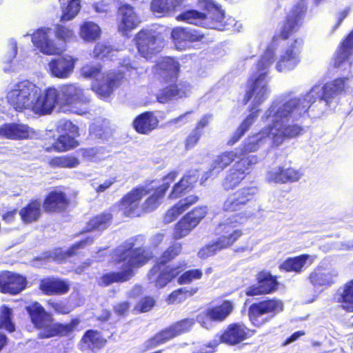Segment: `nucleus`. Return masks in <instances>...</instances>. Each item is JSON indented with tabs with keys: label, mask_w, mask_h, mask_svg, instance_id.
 I'll list each match as a JSON object with an SVG mask.
<instances>
[{
	"label": "nucleus",
	"mask_w": 353,
	"mask_h": 353,
	"mask_svg": "<svg viewBox=\"0 0 353 353\" xmlns=\"http://www.w3.org/2000/svg\"><path fill=\"white\" fill-rule=\"evenodd\" d=\"M183 0H152L150 10L161 17L170 16L182 6Z\"/></svg>",
	"instance_id": "c9c22d12"
},
{
	"label": "nucleus",
	"mask_w": 353,
	"mask_h": 353,
	"mask_svg": "<svg viewBox=\"0 0 353 353\" xmlns=\"http://www.w3.org/2000/svg\"><path fill=\"white\" fill-rule=\"evenodd\" d=\"M27 312L34 327L41 330L39 339H50L52 337H64L72 334L80 323L79 318H72L68 323L56 322L52 324L53 319L38 301L32 302L26 305Z\"/></svg>",
	"instance_id": "0eeeda50"
},
{
	"label": "nucleus",
	"mask_w": 353,
	"mask_h": 353,
	"mask_svg": "<svg viewBox=\"0 0 353 353\" xmlns=\"http://www.w3.org/2000/svg\"><path fill=\"white\" fill-rule=\"evenodd\" d=\"M125 73L119 70H109L103 74L100 80L92 85V90L102 99L110 97L119 88L123 79Z\"/></svg>",
	"instance_id": "6ab92c4d"
},
{
	"label": "nucleus",
	"mask_w": 353,
	"mask_h": 353,
	"mask_svg": "<svg viewBox=\"0 0 353 353\" xmlns=\"http://www.w3.org/2000/svg\"><path fill=\"white\" fill-rule=\"evenodd\" d=\"M259 190L256 186H244L228 194L223 201L221 210L227 214H234L242 219L250 216L253 212L248 210L256 201Z\"/></svg>",
	"instance_id": "1a4fd4ad"
},
{
	"label": "nucleus",
	"mask_w": 353,
	"mask_h": 353,
	"mask_svg": "<svg viewBox=\"0 0 353 353\" xmlns=\"http://www.w3.org/2000/svg\"><path fill=\"white\" fill-rule=\"evenodd\" d=\"M77 59L70 54H62L48 63V72L52 77L65 79L73 73Z\"/></svg>",
	"instance_id": "b1692460"
},
{
	"label": "nucleus",
	"mask_w": 353,
	"mask_h": 353,
	"mask_svg": "<svg viewBox=\"0 0 353 353\" xmlns=\"http://www.w3.org/2000/svg\"><path fill=\"white\" fill-rule=\"evenodd\" d=\"M159 121L152 111H145L138 114L132 121L134 130L141 134H148L159 126Z\"/></svg>",
	"instance_id": "7c9ffc66"
},
{
	"label": "nucleus",
	"mask_w": 353,
	"mask_h": 353,
	"mask_svg": "<svg viewBox=\"0 0 353 353\" xmlns=\"http://www.w3.org/2000/svg\"><path fill=\"white\" fill-rule=\"evenodd\" d=\"M179 172H169L163 180L168 179L155 188H148L145 185H137L125 193L118 201L123 215L128 218H137L156 210L161 204L170 183L175 181Z\"/></svg>",
	"instance_id": "7ed1b4c3"
},
{
	"label": "nucleus",
	"mask_w": 353,
	"mask_h": 353,
	"mask_svg": "<svg viewBox=\"0 0 353 353\" xmlns=\"http://www.w3.org/2000/svg\"><path fill=\"white\" fill-rule=\"evenodd\" d=\"M134 275L131 269H125L123 265L119 272H109L103 274L99 279L101 286H108L114 283H124L130 280Z\"/></svg>",
	"instance_id": "79ce46f5"
},
{
	"label": "nucleus",
	"mask_w": 353,
	"mask_h": 353,
	"mask_svg": "<svg viewBox=\"0 0 353 353\" xmlns=\"http://www.w3.org/2000/svg\"><path fill=\"white\" fill-rule=\"evenodd\" d=\"M195 324L193 318H185L171 324L176 336L190 332Z\"/></svg>",
	"instance_id": "052dcab7"
},
{
	"label": "nucleus",
	"mask_w": 353,
	"mask_h": 353,
	"mask_svg": "<svg viewBox=\"0 0 353 353\" xmlns=\"http://www.w3.org/2000/svg\"><path fill=\"white\" fill-rule=\"evenodd\" d=\"M274 51L267 49L264 54L256 63L258 74L250 77L247 82V90L243 100V104H247L254 97L253 104L250 108V113L243 119L236 131L228 141V145H232L236 143L250 129L260 111L256 106L265 101L268 93V85L265 80L268 68L272 63L274 58Z\"/></svg>",
	"instance_id": "20e7f679"
},
{
	"label": "nucleus",
	"mask_w": 353,
	"mask_h": 353,
	"mask_svg": "<svg viewBox=\"0 0 353 353\" xmlns=\"http://www.w3.org/2000/svg\"><path fill=\"white\" fill-rule=\"evenodd\" d=\"M177 337L172 325L160 330L145 343V349L151 350Z\"/></svg>",
	"instance_id": "49530a36"
},
{
	"label": "nucleus",
	"mask_w": 353,
	"mask_h": 353,
	"mask_svg": "<svg viewBox=\"0 0 353 353\" xmlns=\"http://www.w3.org/2000/svg\"><path fill=\"white\" fill-rule=\"evenodd\" d=\"M205 15L204 12L196 10L191 9L182 12L176 17L178 21H183L188 23L196 26L203 25L205 23Z\"/></svg>",
	"instance_id": "5fc2aeb1"
},
{
	"label": "nucleus",
	"mask_w": 353,
	"mask_h": 353,
	"mask_svg": "<svg viewBox=\"0 0 353 353\" xmlns=\"http://www.w3.org/2000/svg\"><path fill=\"white\" fill-rule=\"evenodd\" d=\"M117 16L119 17L118 29L124 34L138 26L134 8L128 3H121L118 7Z\"/></svg>",
	"instance_id": "c85d7f7f"
},
{
	"label": "nucleus",
	"mask_w": 353,
	"mask_h": 353,
	"mask_svg": "<svg viewBox=\"0 0 353 353\" xmlns=\"http://www.w3.org/2000/svg\"><path fill=\"white\" fill-rule=\"evenodd\" d=\"M303 46L304 39L303 38H294L290 46L281 54L276 64L277 71L283 72L294 70L301 62L299 54Z\"/></svg>",
	"instance_id": "a211bd4d"
},
{
	"label": "nucleus",
	"mask_w": 353,
	"mask_h": 353,
	"mask_svg": "<svg viewBox=\"0 0 353 353\" xmlns=\"http://www.w3.org/2000/svg\"><path fill=\"white\" fill-rule=\"evenodd\" d=\"M112 214L109 212H103L91 217L86 223V231H101L108 228L112 223Z\"/></svg>",
	"instance_id": "a18cd8bd"
},
{
	"label": "nucleus",
	"mask_w": 353,
	"mask_h": 353,
	"mask_svg": "<svg viewBox=\"0 0 353 353\" xmlns=\"http://www.w3.org/2000/svg\"><path fill=\"white\" fill-rule=\"evenodd\" d=\"M100 27L92 21H83L79 29V35L85 41L94 42L101 37Z\"/></svg>",
	"instance_id": "09e8293b"
},
{
	"label": "nucleus",
	"mask_w": 353,
	"mask_h": 353,
	"mask_svg": "<svg viewBox=\"0 0 353 353\" xmlns=\"http://www.w3.org/2000/svg\"><path fill=\"white\" fill-rule=\"evenodd\" d=\"M4 139L10 140L28 139L30 136V128L25 124L17 123H4Z\"/></svg>",
	"instance_id": "37998d69"
},
{
	"label": "nucleus",
	"mask_w": 353,
	"mask_h": 353,
	"mask_svg": "<svg viewBox=\"0 0 353 353\" xmlns=\"http://www.w3.org/2000/svg\"><path fill=\"white\" fill-rule=\"evenodd\" d=\"M198 291V288H180L172 291L168 296L167 301L170 304L179 303L189 297L192 296Z\"/></svg>",
	"instance_id": "6e6d98bb"
},
{
	"label": "nucleus",
	"mask_w": 353,
	"mask_h": 353,
	"mask_svg": "<svg viewBox=\"0 0 353 353\" xmlns=\"http://www.w3.org/2000/svg\"><path fill=\"white\" fill-rule=\"evenodd\" d=\"M12 310L10 307L4 306L0 314V327L9 332H13L15 327L11 319Z\"/></svg>",
	"instance_id": "680f3d73"
},
{
	"label": "nucleus",
	"mask_w": 353,
	"mask_h": 353,
	"mask_svg": "<svg viewBox=\"0 0 353 353\" xmlns=\"http://www.w3.org/2000/svg\"><path fill=\"white\" fill-rule=\"evenodd\" d=\"M259 190L256 186H244L228 194L223 201L221 210L227 214H234L242 219L250 216L253 212L248 210L256 201Z\"/></svg>",
	"instance_id": "f8f14e48"
},
{
	"label": "nucleus",
	"mask_w": 353,
	"mask_h": 353,
	"mask_svg": "<svg viewBox=\"0 0 353 353\" xmlns=\"http://www.w3.org/2000/svg\"><path fill=\"white\" fill-rule=\"evenodd\" d=\"M347 77L335 79L331 83H326L323 87V93L321 100L329 104L336 96L345 91Z\"/></svg>",
	"instance_id": "a19ab883"
},
{
	"label": "nucleus",
	"mask_w": 353,
	"mask_h": 353,
	"mask_svg": "<svg viewBox=\"0 0 353 353\" xmlns=\"http://www.w3.org/2000/svg\"><path fill=\"white\" fill-rule=\"evenodd\" d=\"M199 201V197L196 194L189 195L179 200L174 205L170 207L165 213L163 219L165 223H171L176 220L179 215L183 213L192 205Z\"/></svg>",
	"instance_id": "72a5a7b5"
},
{
	"label": "nucleus",
	"mask_w": 353,
	"mask_h": 353,
	"mask_svg": "<svg viewBox=\"0 0 353 353\" xmlns=\"http://www.w3.org/2000/svg\"><path fill=\"white\" fill-rule=\"evenodd\" d=\"M113 52L112 46L102 42L97 43L92 50V58L97 60H111Z\"/></svg>",
	"instance_id": "4d7b16f0"
},
{
	"label": "nucleus",
	"mask_w": 353,
	"mask_h": 353,
	"mask_svg": "<svg viewBox=\"0 0 353 353\" xmlns=\"http://www.w3.org/2000/svg\"><path fill=\"white\" fill-rule=\"evenodd\" d=\"M310 259V256L307 254L288 257L279 264V268L281 272L301 274L305 268L307 261Z\"/></svg>",
	"instance_id": "58836bf2"
},
{
	"label": "nucleus",
	"mask_w": 353,
	"mask_h": 353,
	"mask_svg": "<svg viewBox=\"0 0 353 353\" xmlns=\"http://www.w3.org/2000/svg\"><path fill=\"white\" fill-rule=\"evenodd\" d=\"M314 102V97L308 94L301 97L291 98L284 102L275 112L272 123L260 130V139L270 138L273 145L278 146L286 139L302 134L304 132L303 127L297 124L284 125L281 120H298L307 112Z\"/></svg>",
	"instance_id": "f03ea898"
},
{
	"label": "nucleus",
	"mask_w": 353,
	"mask_h": 353,
	"mask_svg": "<svg viewBox=\"0 0 353 353\" xmlns=\"http://www.w3.org/2000/svg\"><path fill=\"white\" fill-rule=\"evenodd\" d=\"M135 44L139 54L150 59L159 52L158 33L151 29H142L134 37Z\"/></svg>",
	"instance_id": "412c9836"
},
{
	"label": "nucleus",
	"mask_w": 353,
	"mask_h": 353,
	"mask_svg": "<svg viewBox=\"0 0 353 353\" xmlns=\"http://www.w3.org/2000/svg\"><path fill=\"white\" fill-rule=\"evenodd\" d=\"M252 164L248 157L243 156L230 168L222 181L224 190L229 191L238 187L249 174L248 170Z\"/></svg>",
	"instance_id": "aec40b11"
},
{
	"label": "nucleus",
	"mask_w": 353,
	"mask_h": 353,
	"mask_svg": "<svg viewBox=\"0 0 353 353\" xmlns=\"http://www.w3.org/2000/svg\"><path fill=\"white\" fill-rule=\"evenodd\" d=\"M38 288L46 296H61L69 292L70 284L65 279L48 276L40 279Z\"/></svg>",
	"instance_id": "bb28decb"
},
{
	"label": "nucleus",
	"mask_w": 353,
	"mask_h": 353,
	"mask_svg": "<svg viewBox=\"0 0 353 353\" xmlns=\"http://www.w3.org/2000/svg\"><path fill=\"white\" fill-rule=\"evenodd\" d=\"M50 32L51 28L48 27L38 28L32 34V42L34 46L44 54H58L61 50L57 46L53 40L50 39Z\"/></svg>",
	"instance_id": "a878e982"
},
{
	"label": "nucleus",
	"mask_w": 353,
	"mask_h": 353,
	"mask_svg": "<svg viewBox=\"0 0 353 353\" xmlns=\"http://www.w3.org/2000/svg\"><path fill=\"white\" fill-rule=\"evenodd\" d=\"M334 275L323 265H318L309 274L307 280L314 288L327 287L334 283Z\"/></svg>",
	"instance_id": "f704fd0d"
},
{
	"label": "nucleus",
	"mask_w": 353,
	"mask_h": 353,
	"mask_svg": "<svg viewBox=\"0 0 353 353\" xmlns=\"http://www.w3.org/2000/svg\"><path fill=\"white\" fill-rule=\"evenodd\" d=\"M337 302L347 312H353V279L344 285L343 292L339 295Z\"/></svg>",
	"instance_id": "3c124183"
},
{
	"label": "nucleus",
	"mask_w": 353,
	"mask_h": 353,
	"mask_svg": "<svg viewBox=\"0 0 353 353\" xmlns=\"http://www.w3.org/2000/svg\"><path fill=\"white\" fill-rule=\"evenodd\" d=\"M259 190L256 186H244L228 194L223 201L221 210L227 214H234L242 219L250 216L253 212L248 210L256 201Z\"/></svg>",
	"instance_id": "9b49d317"
},
{
	"label": "nucleus",
	"mask_w": 353,
	"mask_h": 353,
	"mask_svg": "<svg viewBox=\"0 0 353 353\" xmlns=\"http://www.w3.org/2000/svg\"><path fill=\"white\" fill-rule=\"evenodd\" d=\"M211 314V321L222 322L232 313L234 305L232 301L224 300L221 303L208 307Z\"/></svg>",
	"instance_id": "de8ad7c7"
},
{
	"label": "nucleus",
	"mask_w": 353,
	"mask_h": 353,
	"mask_svg": "<svg viewBox=\"0 0 353 353\" xmlns=\"http://www.w3.org/2000/svg\"><path fill=\"white\" fill-rule=\"evenodd\" d=\"M206 205H199L187 212L174 226L173 239H181L186 236L208 215Z\"/></svg>",
	"instance_id": "dca6fc26"
},
{
	"label": "nucleus",
	"mask_w": 353,
	"mask_h": 353,
	"mask_svg": "<svg viewBox=\"0 0 353 353\" xmlns=\"http://www.w3.org/2000/svg\"><path fill=\"white\" fill-rule=\"evenodd\" d=\"M102 70V66L98 65L87 64L83 65L81 69V75L85 78H96L98 77Z\"/></svg>",
	"instance_id": "338daca9"
},
{
	"label": "nucleus",
	"mask_w": 353,
	"mask_h": 353,
	"mask_svg": "<svg viewBox=\"0 0 353 353\" xmlns=\"http://www.w3.org/2000/svg\"><path fill=\"white\" fill-rule=\"evenodd\" d=\"M268 179L275 183H285L294 182L300 179L301 173L299 170L292 168L279 166L275 170H270L268 172Z\"/></svg>",
	"instance_id": "4c0bfd02"
},
{
	"label": "nucleus",
	"mask_w": 353,
	"mask_h": 353,
	"mask_svg": "<svg viewBox=\"0 0 353 353\" xmlns=\"http://www.w3.org/2000/svg\"><path fill=\"white\" fill-rule=\"evenodd\" d=\"M259 190L256 186H244L228 194L223 201L221 210L227 214H234L242 219L250 216L253 212L248 210L256 201Z\"/></svg>",
	"instance_id": "9d476101"
},
{
	"label": "nucleus",
	"mask_w": 353,
	"mask_h": 353,
	"mask_svg": "<svg viewBox=\"0 0 353 353\" xmlns=\"http://www.w3.org/2000/svg\"><path fill=\"white\" fill-rule=\"evenodd\" d=\"M199 181V174L196 170H188L172 188L169 199H176L191 192Z\"/></svg>",
	"instance_id": "cd10ccee"
},
{
	"label": "nucleus",
	"mask_w": 353,
	"mask_h": 353,
	"mask_svg": "<svg viewBox=\"0 0 353 353\" xmlns=\"http://www.w3.org/2000/svg\"><path fill=\"white\" fill-rule=\"evenodd\" d=\"M353 54V30L341 41L334 57V66L339 68Z\"/></svg>",
	"instance_id": "e433bc0d"
},
{
	"label": "nucleus",
	"mask_w": 353,
	"mask_h": 353,
	"mask_svg": "<svg viewBox=\"0 0 353 353\" xmlns=\"http://www.w3.org/2000/svg\"><path fill=\"white\" fill-rule=\"evenodd\" d=\"M156 303L155 299L151 296L142 297L134 305V310L139 313L150 311Z\"/></svg>",
	"instance_id": "e2e57ef3"
},
{
	"label": "nucleus",
	"mask_w": 353,
	"mask_h": 353,
	"mask_svg": "<svg viewBox=\"0 0 353 353\" xmlns=\"http://www.w3.org/2000/svg\"><path fill=\"white\" fill-rule=\"evenodd\" d=\"M46 303L48 307L57 314L65 315L71 311L68 305L62 301L49 299Z\"/></svg>",
	"instance_id": "0e129e2a"
},
{
	"label": "nucleus",
	"mask_w": 353,
	"mask_h": 353,
	"mask_svg": "<svg viewBox=\"0 0 353 353\" xmlns=\"http://www.w3.org/2000/svg\"><path fill=\"white\" fill-rule=\"evenodd\" d=\"M237 223L236 221L232 220L219 223L214 232L216 240L199 250V258L205 259L232 247L243 235V230L237 227Z\"/></svg>",
	"instance_id": "6e6552de"
},
{
	"label": "nucleus",
	"mask_w": 353,
	"mask_h": 353,
	"mask_svg": "<svg viewBox=\"0 0 353 353\" xmlns=\"http://www.w3.org/2000/svg\"><path fill=\"white\" fill-rule=\"evenodd\" d=\"M27 286L25 276L10 271L0 273V292L3 294L16 295L19 294Z\"/></svg>",
	"instance_id": "393cba45"
},
{
	"label": "nucleus",
	"mask_w": 353,
	"mask_h": 353,
	"mask_svg": "<svg viewBox=\"0 0 353 353\" xmlns=\"http://www.w3.org/2000/svg\"><path fill=\"white\" fill-rule=\"evenodd\" d=\"M152 258V252L145 248H134L133 243H129L115 250L114 261L115 263H123V265L125 269L130 268L134 272V268L146 265Z\"/></svg>",
	"instance_id": "2eb2a0df"
},
{
	"label": "nucleus",
	"mask_w": 353,
	"mask_h": 353,
	"mask_svg": "<svg viewBox=\"0 0 353 353\" xmlns=\"http://www.w3.org/2000/svg\"><path fill=\"white\" fill-rule=\"evenodd\" d=\"M307 12L306 1L299 0L280 22L279 30L272 37L271 43L276 46L280 41H287L296 34L301 28Z\"/></svg>",
	"instance_id": "ddd939ff"
},
{
	"label": "nucleus",
	"mask_w": 353,
	"mask_h": 353,
	"mask_svg": "<svg viewBox=\"0 0 353 353\" xmlns=\"http://www.w3.org/2000/svg\"><path fill=\"white\" fill-rule=\"evenodd\" d=\"M70 199L64 191L54 188L44 196L42 208L48 214H61L66 212L70 205Z\"/></svg>",
	"instance_id": "4be33fe9"
},
{
	"label": "nucleus",
	"mask_w": 353,
	"mask_h": 353,
	"mask_svg": "<svg viewBox=\"0 0 353 353\" xmlns=\"http://www.w3.org/2000/svg\"><path fill=\"white\" fill-rule=\"evenodd\" d=\"M237 157V154L234 151H226L221 153L213 161V169L223 170L230 165Z\"/></svg>",
	"instance_id": "13d9d810"
},
{
	"label": "nucleus",
	"mask_w": 353,
	"mask_h": 353,
	"mask_svg": "<svg viewBox=\"0 0 353 353\" xmlns=\"http://www.w3.org/2000/svg\"><path fill=\"white\" fill-rule=\"evenodd\" d=\"M284 310L282 300L276 297H265L251 303L248 310L249 321L256 327H261Z\"/></svg>",
	"instance_id": "4468645a"
},
{
	"label": "nucleus",
	"mask_w": 353,
	"mask_h": 353,
	"mask_svg": "<svg viewBox=\"0 0 353 353\" xmlns=\"http://www.w3.org/2000/svg\"><path fill=\"white\" fill-rule=\"evenodd\" d=\"M46 115L50 114L57 105L65 111L82 115L87 112L82 106L89 103L90 99L85 90L77 83H68L46 88Z\"/></svg>",
	"instance_id": "39448f33"
},
{
	"label": "nucleus",
	"mask_w": 353,
	"mask_h": 353,
	"mask_svg": "<svg viewBox=\"0 0 353 353\" xmlns=\"http://www.w3.org/2000/svg\"><path fill=\"white\" fill-rule=\"evenodd\" d=\"M62 130L64 134H68L70 137L77 138L80 136L79 128L70 121H65L62 125Z\"/></svg>",
	"instance_id": "774afa93"
},
{
	"label": "nucleus",
	"mask_w": 353,
	"mask_h": 353,
	"mask_svg": "<svg viewBox=\"0 0 353 353\" xmlns=\"http://www.w3.org/2000/svg\"><path fill=\"white\" fill-rule=\"evenodd\" d=\"M254 330L248 327L242 322L229 324L220 336L221 342L229 345H236L248 339L255 334Z\"/></svg>",
	"instance_id": "5701e85b"
},
{
	"label": "nucleus",
	"mask_w": 353,
	"mask_h": 353,
	"mask_svg": "<svg viewBox=\"0 0 353 353\" xmlns=\"http://www.w3.org/2000/svg\"><path fill=\"white\" fill-rule=\"evenodd\" d=\"M81 8L79 0H67L61 6V15L60 21L62 22L73 19L79 13Z\"/></svg>",
	"instance_id": "864d4df0"
},
{
	"label": "nucleus",
	"mask_w": 353,
	"mask_h": 353,
	"mask_svg": "<svg viewBox=\"0 0 353 353\" xmlns=\"http://www.w3.org/2000/svg\"><path fill=\"white\" fill-rule=\"evenodd\" d=\"M256 283L248 286L245 294L248 296L271 294L279 290L278 276L272 275L270 271L261 270L255 277Z\"/></svg>",
	"instance_id": "f3484780"
},
{
	"label": "nucleus",
	"mask_w": 353,
	"mask_h": 353,
	"mask_svg": "<svg viewBox=\"0 0 353 353\" xmlns=\"http://www.w3.org/2000/svg\"><path fill=\"white\" fill-rule=\"evenodd\" d=\"M188 91V83L183 82L171 83L160 90L157 96V100L161 103H166L171 100L186 97Z\"/></svg>",
	"instance_id": "2f4dec72"
},
{
	"label": "nucleus",
	"mask_w": 353,
	"mask_h": 353,
	"mask_svg": "<svg viewBox=\"0 0 353 353\" xmlns=\"http://www.w3.org/2000/svg\"><path fill=\"white\" fill-rule=\"evenodd\" d=\"M21 221L25 224H30L37 221L42 214L40 201L38 199H31L19 211Z\"/></svg>",
	"instance_id": "ea45409f"
},
{
	"label": "nucleus",
	"mask_w": 353,
	"mask_h": 353,
	"mask_svg": "<svg viewBox=\"0 0 353 353\" xmlns=\"http://www.w3.org/2000/svg\"><path fill=\"white\" fill-rule=\"evenodd\" d=\"M211 114L203 115L196 123L195 126L185 137L183 143L185 150L193 149L199 143L204 134V128L210 124Z\"/></svg>",
	"instance_id": "473e14b6"
},
{
	"label": "nucleus",
	"mask_w": 353,
	"mask_h": 353,
	"mask_svg": "<svg viewBox=\"0 0 353 353\" xmlns=\"http://www.w3.org/2000/svg\"><path fill=\"white\" fill-rule=\"evenodd\" d=\"M183 252V243L172 242L161 253L149 270L148 278L157 289L165 288L176 279L179 285H188L202 278L203 272L201 269L195 268L184 271L188 268V263L185 261H180L176 265L168 264L181 256Z\"/></svg>",
	"instance_id": "f257e3e1"
},
{
	"label": "nucleus",
	"mask_w": 353,
	"mask_h": 353,
	"mask_svg": "<svg viewBox=\"0 0 353 353\" xmlns=\"http://www.w3.org/2000/svg\"><path fill=\"white\" fill-rule=\"evenodd\" d=\"M93 242V237L88 236L83 239L76 242L72 245L64 253L66 257H71L76 255L78 253L79 249H83L85 246L91 244Z\"/></svg>",
	"instance_id": "69168bd1"
},
{
	"label": "nucleus",
	"mask_w": 353,
	"mask_h": 353,
	"mask_svg": "<svg viewBox=\"0 0 353 353\" xmlns=\"http://www.w3.org/2000/svg\"><path fill=\"white\" fill-rule=\"evenodd\" d=\"M205 23L203 25L209 26L212 29L226 30L228 29V24L225 19V13L223 10L217 8L213 7L205 13Z\"/></svg>",
	"instance_id": "c03bdc74"
},
{
	"label": "nucleus",
	"mask_w": 353,
	"mask_h": 353,
	"mask_svg": "<svg viewBox=\"0 0 353 353\" xmlns=\"http://www.w3.org/2000/svg\"><path fill=\"white\" fill-rule=\"evenodd\" d=\"M54 29L55 37L64 43L70 41L74 37V31L70 26L57 23Z\"/></svg>",
	"instance_id": "bf43d9fd"
},
{
	"label": "nucleus",
	"mask_w": 353,
	"mask_h": 353,
	"mask_svg": "<svg viewBox=\"0 0 353 353\" xmlns=\"http://www.w3.org/2000/svg\"><path fill=\"white\" fill-rule=\"evenodd\" d=\"M108 343V340L101 332L97 330H87L82 335L79 345L81 350L96 352L104 348Z\"/></svg>",
	"instance_id": "c756f323"
},
{
	"label": "nucleus",
	"mask_w": 353,
	"mask_h": 353,
	"mask_svg": "<svg viewBox=\"0 0 353 353\" xmlns=\"http://www.w3.org/2000/svg\"><path fill=\"white\" fill-rule=\"evenodd\" d=\"M159 68L168 80L177 79L180 72L179 63L172 57H165L159 63Z\"/></svg>",
	"instance_id": "8fccbe9b"
},
{
	"label": "nucleus",
	"mask_w": 353,
	"mask_h": 353,
	"mask_svg": "<svg viewBox=\"0 0 353 353\" xmlns=\"http://www.w3.org/2000/svg\"><path fill=\"white\" fill-rule=\"evenodd\" d=\"M8 103L17 112L29 110L39 116L46 115V88L41 89L28 80L16 83L7 92Z\"/></svg>",
	"instance_id": "423d86ee"
},
{
	"label": "nucleus",
	"mask_w": 353,
	"mask_h": 353,
	"mask_svg": "<svg viewBox=\"0 0 353 353\" xmlns=\"http://www.w3.org/2000/svg\"><path fill=\"white\" fill-rule=\"evenodd\" d=\"M79 145V142L74 137L61 134L58 136L52 146L54 150L63 152L71 150Z\"/></svg>",
	"instance_id": "603ef678"
}]
</instances>
